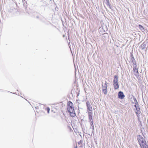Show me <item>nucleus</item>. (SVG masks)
<instances>
[{"label":"nucleus","instance_id":"9b49d317","mask_svg":"<svg viewBox=\"0 0 148 148\" xmlns=\"http://www.w3.org/2000/svg\"><path fill=\"white\" fill-rule=\"evenodd\" d=\"M133 70L134 72L136 71L137 73H138V69L136 66H135Z\"/></svg>","mask_w":148,"mask_h":148},{"label":"nucleus","instance_id":"1a4fd4ad","mask_svg":"<svg viewBox=\"0 0 148 148\" xmlns=\"http://www.w3.org/2000/svg\"><path fill=\"white\" fill-rule=\"evenodd\" d=\"M146 48V44L145 42H143L140 46V49H144Z\"/></svg>","mask_w":148,"mask_h":148},{"label":"nucleus","instance_id":"4468645a","mask_svg":"<svg viewBox=\"0 0 148 148\" xmlns=\"http://www.w3.org/2000/svg\"><path fill=\"white\" fill-rule=\"evenodd\" d=\"M107 1V4L109 3V0H106Z\"/></svg>","mask_w":148,"mask_h":148},{"label":"nucleus","instance_id":"7ed1b4c3","mask_svg":"<svg viewBox=\"0 0 148 148\" xmlns=\"http://www.w3.org/2000/svg\"><path fill=\"white\" fill-rule=\"evenodd\" d=\"M118 77L117 75H115L114 76L113 80V85L115 89H118L119 88V85L118 82Z\"/></svg>","mask_w":148,"mask_h":148},{"label":"nucleus","instance_id":"0eeeda50","mask_svg":"<svg viewBox=\"0 0 148 148\" xmlns=\"http://www.w3.org/2000/svg\"><path fill=\"white\" fill-rule=\"evenodd\" d=\"M88 119L92 123L93 119H92V112L88 113Z\"/></svg>","mask_w":148,"mask_h":148},{"label":"nucleus","instance_id":"9d476101","mask_svg":"<svg viewBox=\"0 0 148 148\" xmlns=\"http://www.w3.org/2000/svg\"><path fill=\"white\" fill-rule=\"evenodd\" d=\"M138 27H139V28L141 30H144L145 29L143 27V26L141 25H138Z\"/></svg>","mask_w":148,"mask_h":148},{"label":"nucleus","instance_id":"39448f33","mask_svg":"<svg viewBox=\"0 0 148 148\" xmlns=\"http://www.w3.org/2000/svg\"><path fill=\"white\" fill-rule=\"evenodd\" d=\"M86 106L88 113L92 112V108L89 101H87L86 102Z\"/></svg>","mask_w":148,"mask_h":148},{"label":"nucleus","instance_id":"f8f14e48","mask_svg":"<svg viewBox=\"0 0 148 148\" xmlns=\"http://www.w3.org/2000/svg\"><path fill=\"white\" fill-rule=\"evenodd\" d=\"M141 148H148V145H147L145 146L144 147H143Z\"/></svg>","mask_w":148,"mask_h":148},{"label":"nucleus","instance_id":"f03ea898","mask_svg":"<svg viewBox=\"0 0 148 148\" xmlns=\"http://www.w3.org/2000/svg\"><path fill=\"white\" fill-rule=\"evenodd\" d=\"M69 106V107L68 108V110L70 113L71 116L72 117L74 116V109L73 107H72V103L71 102L68 103Z\"/></svg>","mask_w":148,"mask_h":148},{"label":"nucleus","instance_id":"423d86ee","mask_svg":"<svg viewBox=\"0 0 148 148\" xmlns=\"http://www.w3.org/2000/svg\"><path fill=\"white\" fill-rule=\"evenodd\" d=\"M107 83L106 81L104 84V86H103L102 85V91L105 95L107 94Z\"/></svg>","mask_w":148,"mask_h":148},{"label":"nucleus","instance_id":"ddd939ff","mask_svg":"<svg viewBox=\"0 0 148 148\" xmlns=\"http://www.w3.org/2000/svg\"><path fill=\"white\" fill-rule=\"evenodd\" d=\"M47 112L48 113H49L50 109L49 108H47Z\"/></svg>","mask_w":148,"mask_h":148},{"label":"nucleus","instance_id":"6e6552de","mask_svg":"<svg viewBox=\"0 0 148 148\" xmlns=\"http://www.w3.org/2000/svg\"><path fill=\"white\" fill-rule=\"evenodd\" d=\"M118 96L119 98L121 99H123L125 97L123 92L121 91H120L119 92Z\"/></svg>","mask_w":148,"mask_h":148},{"label":"nucleus","instance_id":"f257e3e1","mask_svg":"<svg viewBox=\"0 0 148 148\" xmlns=\"http://www.w3.org/2000/svg\"><path fill=\"white\" fill-rule=\"evenodd\" d=\"M137 139L141 148L147 145L145 140L141 136H138Z\"/></svg>","mask_w":148,"mask_h":148},{"label":"nucleus","instance_id":"20e7f679","mask_svg":"<svg viewBox=\"0 0 148 148\" xmlns=\"http://www.w3.org/2000/svg\"><path fill=\"white\" fill-rule=\"evenodd\" d=\"M135 105H134V106L136 108V110H135V112L136 114H137V116L138 117V115L140 114L141 113L140 111V109L139 107V105L138 103L136 100V101L135 103Z\"/></svg>","mask_w":148,"mask_h":148}]
</instances>
